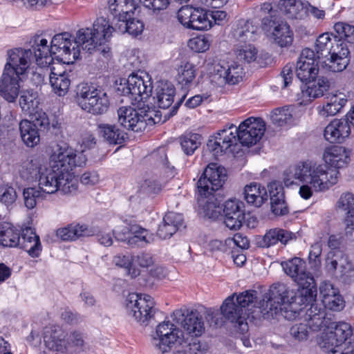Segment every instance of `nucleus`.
<instances>
[{"label":"nucleus","instance_id":"1","mask_svg":"<svg viewBox=\"0 0 354 354\" xmlns=\"http://www.w3.org/2000/svg\"><path fill=\"white\" fill-rule=\"evenodd\" d=\"M109 21L101 17L94 22L93 28H81L72 39L68 32L55 35L51 40V50L56 59L64 64H73L80 55L81 49L93 54L98 53L106 56L109 47L106 44L110 37Z\"/></svg>","mask_w":354,"mask_h":354},{"label":"nucleus","instance_id":"2","mask_svg":"<svg viewBox=\"0 0 354 354\" xmlns=\"http://www.w3.org/2000/svg\"><path fill=\"white\" fill-rule=\"evenodd\" d=\"M281 266L285 272L297 283L299 288L294 290L283 283L272 285L270 288V295L267 296L272 303L271 313H273V311L275 313L280 304H283L286 312L290 310L295 314L299 315L302 310V304L311 302L317 297V290L315 279L312 274L306 270V262L299 257L282 262Z\"/></svg>","mask_w":354,"mask_h":354},{"label":"nucleus","instance_id":"3","mask_svg":"<svg viewBox=\"0 0 354 354\" xmlns=\"http://www.w3.org/2000/svg\"><path fill=\"white\" fill-rule=\"evenodd\" d=\"M86 158L83 152H77L68 146H57L50 158L48 165L39 178V189L46 194H52L62 191L70 194L77 189V180L73 169L86 164Z\"/></svg>","mask_w":354,"mask_h":354},{"label":"nucleus","instance_id":"4","mask_svg":"<svg viewBox=\"0 0 354 354\" xmlns=\"http://www.w3.org/2000/svg\"><path fill=\"white\" fill-rule=\"evenodd\" d=\"M338 174V170L329 168L326 165L304 162L286 169L283 182L287 187L301 185L299 192L301 197L308 199L313 192L326 191L335 185Z\"/></svg>","mask_w":354,"mask_h":354},{"label":"nucleus","instance_id":"5","mask_svg":"<svg viewBox=\"0 0 354 354\" xmlns=\"http://www.w3.org/2000/svg\"><path fill=\"white\" fill-rule=\"evenodd\" d=\"M185 98V95L178 99L171 107V111L165 115V120L162 121L159 111L150 110L148 108L138 109V110L131 106H122L118 110V122L124 128L133 132H141L145 130L147 126L164 122L167 118H170L176 114L180 106Z\"/></svg>","mask_w":354,"mask_h":354},{"label":"nucleus","instance_id":"6","mask_svg":"<svg viewBox=\"0 0 354 354\" xmlns=\"http://www.w3.org/2000/svg\"><path fill=\"white\" fill-rule=\"evenodd\" d=\"M258 292L256 290H250L239 293L236 295V302L238 307L242 310V313H246V320L250 319H260L263 317L265 319L274 318L278 313L284 309V305L280 304L279 308L275 313H271V305L269 298L267 296L270 295V290L266 293L260 300L259 306H256ZM274 313V311L272 312Z\"/></svg>","mask_w":354,"mask_h":354},{"label":"nucleus","instance_id":"7","mask_svg":"<svg viewBox=\"0 0 354 354\" xmlns=\"http://www.w3.org/2000/svg\"><path fill=\"white\" fill-rule=\"evenodd\" d=\"M75 98L82 110L94 115L104 114L110 106L109 97L103 88L86 84L77 86Z\"/></svg>","mask_w":354,"mask_h":354},{"label":"nucleus","instance_id":"8","mask_svg":"<svg viewBox=\"0 0 354 354\" xmlns=\"http://www.w3.org/2000/svg\"><path fill=\"white\" fill-rule=\"evenodd\" d=\"M123 81L117 89L121 95L127 96L133 104L146 100L151 95L152 82L146 73L141 75L133 73Z\"/></svg>","mask_w":354,"mask_h":354},{"label":"nucleus","instance_id":"9","mask_svg":"<svg viewBox=\"0 0 354 354\" xmlns=\"http://www.w3.org/2000/svg\"><path fill=\"white\" fill-rule=\"evenodd\" d=\"M126 311L129 317L147 326L155 315L154 301L149 295L131 293L126 299Z\"/></svg>","mask_w":354,"mask_h":354},{"label":"nucleus","instance_id":"10","mask_svg":"<svg viewBox=\"0 0 354 354\" xmlns=\"http://www.w3.org/2000/svg\"><path fill=\"white\" fill-rule=\"evenodd\" d=\"M183 342V332L170 321L160 323L152 338L153 345L162 353L182 345Z\"/></svg>","mask_w":354,"mask_h":354},{"label":"nucleus","instance_id":"11","mask_svg":"<svg viewBox=\"0 0 354 354\" xmlns=\"http://www.w3.org/2000/svg\"><path fill=\"white\" fill-rule=\"evenodd\" d=\"M226 178L227 174L224 167L216 163H209L197 182L199 195L205 198L209 197L222 187Z\"/></svg>","mask_w":354,"mask_h":354},{"label":"nucleus","instance_id":"12","mask_svg":"<svg viewBox=\"0 0 354 354\" xmlns=\"http://www.w3.org/2000/svg\"><path fill=\"white\" fill-rule=\"evenodd\" d=\"M32 121L22 120L19 124L20 136L23 142L28 147H34L39 143L40 131L48 129L49 120L46 113H39Z\"/></svg>","mask_w":354,"mask_h":354},{"label":"nucleus","instance_id":"13","mask_svg":"<svg viewBox=\"0 0 354 354\" xmlns=\"http://www.w3.org/2000/svg\"><path fill=\"white\" fill-rule=\"evenodd\" d=\"M261 28L270 32L274 42L281 47L290 46L293 41V32L288 23L275 15L263 18Z\"/></svg>","mask_w":354,"mask_h":354},{"label":"nucleus","instance_id":"14","mask_svg":"<svg viewBox=\"0 0 354 354\" xmlns=\"http://www.w3.org/2000/svg\"><path fill=\"white\" fill-rule=\"evenodd\" d=\"M238 129V140L247 147L256 145L264 135L266 123L261 118H249L242 122Z\"/></svg>","mask_w":354,"mask_h":354},{"label":"nucleus","instance_id":"15","mask_svg":"<svg viewBox=\"0 0 354 354\" xmlns=\"http://www.w3.org/2000/svg\"><path fill=\"white\" fill-rule=\"evenodd\" d=\"M172 317L177 323L181 324L186 334L192 337H199L205 331L203 318L196 310H186V314L183 310H176Z\"/></svg>","mask_w":354,"mask_h":354},{"label":"nucleus","instance_id":"16","mask_svg":"<svg viewBox=\"0 0 354 354\" xmlns=\"http://www.w3.org/2000/svg\"><path fill=\"white\" fill-rule=\"evenodd\" d=\"M238 129L234 124H230L216 133L214 138L209 139L207 147L214 155H221L230 147L236 144Z\"/></svg>","mask_w":354,"mask_h":354},{"label":"nucleus","instance_id":"17","mask_svg":"<svg viewBox=\"0 0 354 354\" xmlns=\"http://www.w3.org/2000/svg\"><path fill=\"white\" fill-rule=\"evenodd\" d=\"M318 62L315 52L310 48L304 49L299 57L296 66V75L304 82L314 80L319 73Z\"/></svg>","mask_w":354,"mask_h":354},{"label":"nucleus","instance_id":"18","mask_svg":"<svg viewBox=\"0 0 354 354\" xmlns=\"http://www.w3.org/2000/svg\"><path fill=\"white\" fill-rule=\"evenodd\" d=\"M303 305H310L305 313L304 319L311 331H319L330 327L331 319L327 317L325 309L321 304L317 302L316 298L314 301L306 302Z\"/></svg>","mask_w":354,"mask_h":354},{"label":"nucleus","instance_id":"19","mask_svg":"<svg viewBox=\"0 0 354 354\" xmlns=\"http://www.w3.org/2000/svg\"><path fill=\"white\" fill-rule=\"evenodd\" d=\"M8 61L5 69H12L16 74L24 75L29 68L33 54L31 49L21 48L8 51Z\"/></svg>","mask_w":354,"mask_h":354},{"label":"nucleus","instance_id":"20","mask_svg":"<svg viewBox=\"0 0 354 354\" xmlns=\"http://www.w3.org/2000/svg\"><path fill=\"white\" fill-rule=\"evenodd\" d=\"M223 212L224 223L229 229L236 230L242 226L245 218L242 202L236 199L225 201L223 204Z\"/></svg>","mask_w":354,"mask_h":354},{"label":"nucleus","instance_id":"21","mask_svg":"<svg viewBox=\"0 0 354 354\" xmlns=\"http://www.w3.org/2000/svg\"><path fill=\"white\" fill-rule=\"evenodd\" d=\"M20 76L12 69L4 68L0 80V95L10 102H14L19 95Z\"/></svg>","mask_w":354,"mask_h":354},{"label":"nucleus","instance_id":"22","mask_svg":"<svg viewBox=\"0 0 354 354\" xmlns=\"http://www.w3.org/2000/svg\"><path fill=\"white\" fill-rule=\"evenodd\" d=\"M46 166L47 163L40 158L27 159L19 166V176L28 183L37 182Z\"/></svg>","mask_w":354,"mask_h":354},{"label":"nucleus","instance_id":"23","mask_svg":"<svg viewBox=\"0 0 354 354\" xmlns=\"http://www.w3.org/2000/svg\"><path fill=\"white\" fill-rule=\"evenodd\" d=\"M341 48L335 50L330 57L324 58L321 64L323 69L331 72H340L346 68L349 63V50L344 42L340 43Z\"/></svg>","mask_w":354,"mask_h":354},{"label":"nucleus","instance_id":"24","mask_svg":"<svg viewBox=\"0 0 354 354\" xmlns=\"http://www.w3.org/2000/svg\"><path fill=\"white\" fill-rule=\"evenodd\" d=\"M30 44L36 64L40 67L49 66L53 62V52L51 45H48L47 39L40 35H35L30 41Z\"/></svg>","mask_w":354,"mask_h":354},{"label":"nucleus","instance_id":"25","mask_svg":"<svg viewBox=\"0 0 354 354\" xmlns=\"http://www.w3.org/2000/svg\"><path fill=\"white\" fill-rule=\"evenodd\" d=\"M137 7L136 0H107L109 12L113 17L115 23L132 17Z\"/></svg>","mask_w":354,"mask_h":354},{"label":"nucleus","instance_id":"26","mask_svg":"<svg viewBox=\"0 0 354 354\" xmlns=\"http://www.w3.org/2000/svg\"><path fill=\"white\" fill-rule=\"evenodd\" d=\"M350 133L351 128L347 120L335 119L325 127L324 136L330 143H342Z\"/></svg>","mask_w":354,"mask_h":354},{"label":"nucleus","instance_id":"27","mask_svg":"<svg viewBox=\"0 0 354 354\" xmlns=\"http://www.w3.org/2000/svg\"><path fill=\"white\" fill-rule=\"evenodd\" d=\"M270 194V209L275 216H284L288 214V207L285 200L283 187L277 182L268 185Z\"/></svg>","mask_w":354,"mask_h":354},{"label":"nucleus","instance_id":"28","mask_svg":"<svg viewBox=\"0 0 354 354\" xmlns=\"http://www.w3.org/2000/svg\"><path fill=\"white\" fill-rule=\"evenodd\" d=\"M234 296V294L225 299L221 307V311L227 319L232 323L237 324L243 330H245L248 325L246 313H242V310L238 307Z\"/></svg>","mask_w":354,"mask_h":354},{"label":"nucleus","instance_id":"29","mask_svg":"<svg viewBox=\"0 0 354 354\" xmlns=\"http://www.w3.org/2000/svg\"><path fill=\"white\" fill-rule=\"evenodd\" d=\"M351 151L342 146H332L325 149L323 159L329 168L337 170L344 167L350 161Z\"/></svg>","mask_w":354,"mask_h":354},{"label":"nucleus","instance_id":"30","mask_svg":"<svg viewBox=\"0 0 354 354\" xmlns=\"http://www.w3.org/2000/svg\"><path fill=\"white\" fill-rule=\"evenodd\" d=\"M61 66L60 64L57 67L50 66L49 81L53 92L59 96H64L71 85V71L59 68Z\"/></svg>","mask_w":354,"mask_h":354},{"label":"nucleus","instance_id":"31","mask_svg":"<svg viewBox=\"0 0 354 354\" xmlns=\"http://www.w3.org/2000/svg\"><path fill=\"white\" fill-rule=\"evenodd\" d=\"M277 7L287 19H299L306 15L309 4L301 0H279Z\"/></svg>","mask_w":354,"mask_h":354},{"label":"nucleus","instance_id":"32","mask_svg":"<svg viewBox=\"0 0 354 354\" xmlns=\"http://www.w3.org/2000/svg\"><path fill=\"white\" fill-rule=\"evenodd\" d=\"M296 234L290 231L282 228H272L268 230L259 245L262 248H269L280 242L283 245L288 244L290 241L295 240Z\"/></svg>","mask_w":354,"mask_h":354},{"label":"nucleus","instance_id":"33","mask_svg":"<svg viewBox=\"0 0 354 354\" xmlns=\"http://www.w3.org/2000/svg\"><path fill=\"white\" fill-rule=\"evenodd\" d=\"M176 93V88L171 82L160 81L156 84L153 99L156 100L158 107L165 109L174 103Z\"/></svg>","mask_w":354,"mask_h":354},{"label":"nucleus","instance_id":"34","mask_svg":"<svg viewBox=\"0 0 354 354\" xmlns=\"http://www.w3.org/2000/svg\"><path fill=\"white\" fill-rule=\"evenodd\" d=\"M183 223L181 214L168 212L159 225L157 235L162 239H169L183 226Z\"/></svg>","mask_w":354,"mask_h":354},{"label":"nucleus","instance_id":"35","mask_svg":"<svg viewBox=\"0 0 354 354\" xmlns=\"http://www.w3.org/2000/svg\"><path fill=\"white\" fill-rule=\"evenodd\" d=\"M17 246L26 250L32 257H39L41 251L39 237L31 227L22 230Z\"/></svg>","mask_w":354,"mask_h":354},{"label":"nucleus","instance_id":"36","mask_svg":"<svg viewBox=\"0 0 354 354\" xmlns=\"http://www.w3.org/2000/svg\"><path fill=\"white\" fill-rule=\"evenodd\" d=\"M217 75L223 78V82L230 85H234L243 80L244 71L243 66L236 62L217 65L216 66Z\"/></svg>","mask_w":354,"mask_h":354},{"label":"nucleus","instance_id":"37","mask_svg":"<svg viewBox=\"0 0 354 354\" xmlns=\"http://www.w3.org/2000/svg\"><path fill=\"white\" fill-rule=\"evenodd\" d=\"M336 35H330L328 32L319 35L316 40L315 48L317 51V58L318 59L326 58L335 50H338L340 48V44H336L334 46V42L338 41Z\"/></svg>","mask_w":354,"mask_h":354},{"label":"nucleus","instance_id":"38","mask_svg":"<svg viewBox=\"0 0 354 354\" xmlns=\"http://www.w3.org/2000/svg\"><path fill=\"white\" fill-rule=\"evenodd\" d=\"M244 198L248 203L255 207H261L268 200L266 188L257 183L247 185L244 188Z\"/></svg>","mask_w":354,"mask_h":354},{"label":"nucleus","instance_id":"39","mask_svg":"<svg viewBox=\"0 0 354 354\" xmlns=\"http://www.w3.org/2000/svg\"><path fill=\"white\" fill-rule=\"evenodd\" d=\"M94 232L85 225L71 224L65 227L59 228L56 232L57 237L62 241H74L82 236H90Z\"/></svg>","mask_w":354,"mask_h":354},{"label":"nucleus","instance_id":"40","mask_svg":"<svg viewBox=\"0 0 354 354\" xmlns=\"http://www.w3.org/2000/svg\"><path fill=\"white\" fill-rule=\"evenodd\" d=\"M307 82L308 84L306 90L303 91V95L313 99L323 96L332 86L330 80L321 75H317L314 80Z\"/></svg>","mask_w":354,"mask_h":354},{"label":"nucleus","instance_id":"41","mask_svg":"<svg viewBox=\"0 0 354 354\" xmlns=\"http://www.w3.org/2000/svg\"><path fill=\"white\" fill-rule=\"evenodd\" d=\"M97 129L100 136L110 145H121L127 138V134L115 124H100Z\"/></svg>","mask_w":354,"mask_h":354},{"label":"nucleus","instance_id":"42","mask_svg":"<svg viewBox=\"0 0 354 354\" xmlns=\"http://www.w3.org/2000/svg\"><path fill=\"white\" fill-rule=\"evenodd\" d=\"M109 28H110V36H111L112 30L121 33L128 32L129 35L137 36L143 31L144 24L142 21L130 17L122 20L119 23H115L114 26L109 24Z\"/></svg>","mask_w":354,"mask_h":354},{"label":"nucleus","instance_id":"43","mask_svg":"<svg viewBox=\"0 0 354 354\" xmlns=\"http://www.w3.org/2000/svg\"><path fill=\"white\" fill-rule=\"evenodd\" d=\"M39 100L36 93L24 91L20 96L19 104L24 112L31 116L36 118V115L39 113H44L39 109Z\"/></svg>","mask_w":354,"mask_h":354},{"label":"nucleus","instance_id":"44","mask_svg":"<svg viewBox=\"0 0 354 354\" xmlns=\"http://www.w3.org/2000/svg\"><path fill=\"white\" fill-rule=\"evenodd\" d=\"M19 233L9 223H0V245L3 247H17Z\"/></svg>","mask_w":354,"mask_h":354},{"label":"nucleus","instance_id":"45","mask_svg":"<svg viewBox=\"0 0 354 354\" xmlns=\"http://www.w3.org/2000/svg\"><path fill=\"white\" fill-rule=\"evenodd\" d=\"M347 100L342 93L333 95L330 97L327 104L319 111L321 116L326 118L337 114L345 106Z\"/></svg>","mask_w":354,"mask_h":354},{"label":"nucleus","instance_id":"46","mask_svg":"<svg viewBox=\"0 0 354 354\" xmlns=\"http://www.w3.org/2000/svg\"><path fill=\"white\" fill-rule=\"evenodd\" d=\"M343 259L348 260V257L340 251H330L328 253L325 261V270L330 277L337 278V272L343 269L340 267L339 262Z\"/></svg>","mask_w":354,"mask_h":354},{"label":"nucleus","instance_id":"47","mask_svg":"<svg viewBox=\"0 0 354 354\" xmlns=\"http://www.w3.org/2000/svg\"><path fill=\"white\" fill-rule=\"evenodd\" d=\"M133 267L129 270V276L136 278L140 274V268H147L153 264L152 256L146 252L133 254Z\"/></svg>","mask_w":354,"mask_h":354},{"label":"nucleus","instance_id":"48","mask_svg":"<svg viewBox=\"0 0 354 354\" xmlns=\"http://www.w3.org/2000/svg\"><path fill=\"white\" fill-rule=\"evenodd\" d=\"M212 26L209 19V10L203 8H195L192 16L190 28L197 30H207Z\"/></svg>","mask_w":354,"mask_h":354},{"label":"nucleus","instance_id":"49","mask_svg":"<svg viewBox=\"0 0 354 354\" xmlns=\"http://www.w3.org/2000/svg\"><path fill=\"white\" fill-rule=\"evenodd\" d=\"M131 237L129 239V244L131 245L143 246L144 244L150 243L151 238L147 230L137 224H130Z\"/></svg>","mask_w":354,"mask_h":354},{"label":"nucleus","instance_id":"50","mask_svg":"<svg viewBox=\"0 0 354 354\" xmlns=\"http://www.w3.org/2000/svg\"><path fill=\"white\" fill-rule=\"evenodd\" d=\"M352 335L353 329L351 324L344 322L337 323L333 330H330V338L336 337L337 342L342 344L349 339Z\"/></svg>","mask_w":354,"mask_h":354},{"label":"nucleus","instance_id":"51","mask_svg":"<svg viewBox=\"0 0 354 354\" xmlns=\"http://www.w3.org/2000/svg\"><path fill=\"white\" fill-rule=\"evenodd\" d=\"M292 109L288 106L277 108L271 112L270 119L273 124L279 127H283L292 122Z\"/></svg>","mask_w":354,"mask_h":354},{"label":"nucleus","instance_id":"52","mask_svg":"<svg viewBox=\"0 0 354 354\" xmlns=\"http://www.w3.org/2000/svg\"><path fill=\"white\" fill-rule=\"evenodd\" d=\"M201 144V136L198 133H188L180 138V145L184 153L187 155L194 153Z\"/></svg>","mask_w":354,"mask_h":354},{"label":"nucleus","instance_id":"53","mask_svg":"<svg viewBox=\"0 0 354 354\" xmlns=\"http://www.w3.org/2000/svg\"><path fill=\"white\" fill-rule=\"evenodd\" d=\"M196 77L195 66L191 63H186L178 68L176 80L182 86H189Z\"/></svg>","mask_w":354,"mask_h":354},{"label":"nucleus","instance_id":"54","mask_svg":"<svg viewBox=\"0 0 354 354\" xmlns=\"http://www.w3.org/2000/svg\"><path fill=\"white\" fill-rule=\"evenodd\" d=\"M319 345L325 352L331 354H345L341 349L342 344L337 342V338H330V331L324 333L319 342Z\"/></svg>","mask_w":354,"mask_h":354},{"label":"nucleus","instance_id":"55","mask_svg":"<svg viewBox=\"0 0 354 354\" xmlns=\"http://www.w3.org/2000/svg\"><path fill=\"white\" fill-rule=\"evenodd\" d=\"M334 30L338 41H344L354 44V26L344 22H337L334 25Z\"/></svg>","mask_w":354,"mask_h":354},{"label":"nucleus","instance_id":"56","mask_svg":"<svg viewBox=\"0 0 354 354\" xmlns=\"http://www.w3.org/2000/svg\"><path fill=\"white\" fill-rule=\"evenodd\" d=\"M24 205L28 209H33L39 199H44L46 196L38 188L27 187L23 191Z\"/></svg>","mask_w":354,"mask_h":354},{"label":"nucleus","instance_id":"57","mask_svg":"<svg viewBox=\"0 0 354 354\" xmlns=\"http://www.w3.org/2000/svg\"><path fill=\"white\" fill-rule=\"evenodd\" d=\"M235 52L237 59L246 63L252 62L257 58V50L252 44H240Z\"/></svg>","mask_w":354,"mask_h":354},{"label":"nucleus","instance_id":"58","mask_svg":"<svg viewBox=\"0 0 354 354\" xmlns=\"http://www.w3.org/2000/svg\"><path fill=\"white\" fill-rule=\"evenodd\" d=\"M254 28L248 21L244 22L243 25L239 26L234 30L233 35L234 38L240 42L252 41L254 39Z\"/></svg>","mask_w":354,"mask_h":354},{"label":"nucleus","instance_id":"59","mask_svg":"<svg viewBox=\"0 0 354 354\" xmlns=\"http://www.w3.org/2000/svg\"><path fill=\"white\" fill-rule=\"evenodd\" d=\"M310 328L306 323H297L290 328V337L295 341L301 342L308 338Z\"/></svg>","mask_w":354,"mask_h":354},{"label":"nucleus","instance_id":"60","mask_svg":"<svg viewBox=\"0 0 354 354\" xmlns=\"http://www.w3.org/2000/svg\"><path fill=\"white\" fill-rule=\"evenodd\" d=\"M337 208L347 215L354 214V194L351 192L343 193L338 199Z\"/></svg>","mask_w":354,"mask_h":354},{"label":"nucleus","instance_id":"61","mask_svg":"<svg viewBox=\"0 0 354 354\" xmlns=\"http://www.w3.org/2000/svg\"><path fill=\"white\" fill-rule=\"evenodd\" d=\"M340 267L343 268L342 271L337 272L336 279L344 283H351L354 279V268L348 260H340Z\"/></svg>","mask_w":354,"mask_h":354},{"label":"nucleus","instance_id":"62","mask_svg":"<svg viewBox=\"0 0 354 354\" xmlns=\"http://www.w3.org/2000/svg\"><path fill=\"white\" fill-rule=\"evenodd\" d=\"M188 46L195 52H205L210 46L209 36L203 35L194 37L189 40Z\"/></svg>","mask_w":354,"mask_h":354},{"label":"nucleus","instance_id":"63","mask_svg":"<svg viewBox=\"0 0 354 354\" xmlns=\"http://www.w3.org/2000/svg\"><path fill=\"white\" fill-rule=\"evenodd\" d=\"M344 301L339 292L332 296L326 297L322 299V306L333 311H340L344 308Z\"/></svg>","mask_w":354,"mask_h":354},{"label":"nucleus","instance_id":"64","mask_svg":"<svg viewBox=\"0 0 354 354\" xmlns=\"http://www.w3.org/2000/svg\"><path fill=\"white\" fill-rule=\"evenodd\" d=\"M17 198V194L14 187L8 185L0 186V202L9 206L13 204Z\"/></svg>","mask_w":354,"mask_h":354}]
</instances>
